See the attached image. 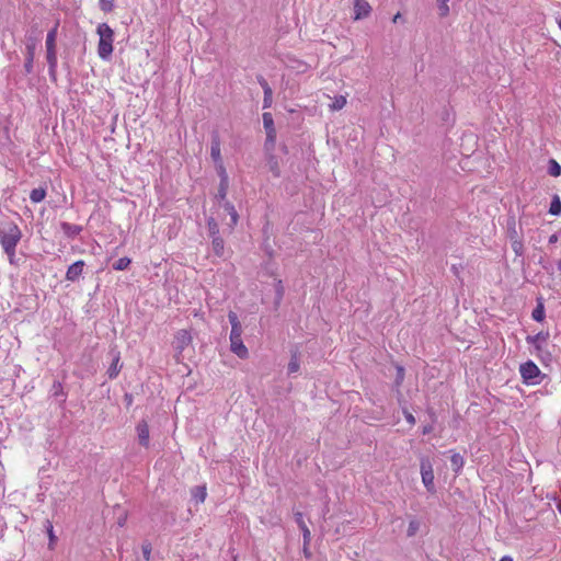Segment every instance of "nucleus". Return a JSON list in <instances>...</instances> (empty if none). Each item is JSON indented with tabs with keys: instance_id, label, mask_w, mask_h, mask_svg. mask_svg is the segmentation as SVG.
<instances>
[{
	"instance_id": "obj_1",
	"label": "nucleus",
	"mask_w": 561,
	"mask_h": 561,
	"mask_svg": "<svg viewBox=\"0 0 561 561\" xmlns=\"http://www.w3.org/2000/svg\"><path fill=\"white\" fill-rule=\"evenodd\" d=\"M21 238L22 231L14 222H5L0 227V244L10 264H15V248Z\"/></svg>"
},
{
	"instance_id": "obj_2",
	"label": "nucleus",
	"mask_w": 561,
	"mask_h": 561,
	"mask_svg": "<svg viewBox=\"0 0 561 561\" xmlns=\"http://www.w3.org/2000/svg\"><path fill=\"white\" fill-rule=\"evenodd\" d=\"M96 33L100 36L98 54L102 59H107L113 53L114 31L106 23H101Z\"/></svg>"
},
{
	"instance_id": "obj_3",
	"label": "nucleus",
	"mask_w": 561,
	"mask_h": 561,
	"mask_svg": "<svg viewBox=\"0 0 561 561\" xmlns=\"http://www.w3.org/2000/svg\"><path fill=\"white\" fill-rule=\"evenodd\" d=\"M519 371H520V375H522L525 383L538 385L540 382V379H541L540 369L531 360H528V362L522 364Z\"/></svg>"
},
{
	"instance_id": "obj_4",
	"label": "nucleus",
	"mask_w": 561,
	"mask_h": 561,
	"mask_svg": "<svg viewBox=\"0 0 561 561\" xmlns=\"http://www.w3.org/2000/svg\"><path fill=\"white\" fill-rule=\"evenodd\" d=\"M422 482L428 492H435L433 466L427 458L421 459Z\"/></svg>"
},
{
	"instance_id": "obj_5",
	"label": "nucleus",
	"mask_w": 561,
	"mask_h": 561,
	"mask_svg": "<svg viewBox=\"0 0 561 561\" xmlns=\"http://www.w3.org/2000/svg\"><path fill=\"white\" fill-rule=\"evenodd\" d=\"M37 41V36L30 35L26 38V60L24 64V69L27 73H31L33 71V60Z\"/></svg>"
},
{
	"instance_id": "obj_6",
	"label": "nucleus",
	"mask_w": 561,
	"mask_h": 561,
	"mask_svg": "<svg viewBox=\"0 0 561 561\" xmlns=\"http://www.w3.org/2000/svg\"><path fill=\"white\" fill-rule=\"evenodd\" d=\"M262 118L264 129L266 131V146L271 145L273 147L276 139V129L274 127L273 116L271 113L265 112L263 113Z\"/></svg>"
},
{
	"instance_id": "obj_7",
	"label": "nucleus",
	"mask_w": 561,
	"mask_h": 561,
	"mask_svg": "<svg viewBox=\"0 0 561 561\" xmlns=\"http://www.w3.org/2000/svg\"><path fill=\"white\" fill-rule=\"evenodd\" d=\"M370 11L371 7L366 0L354 1V20H362L367 18Z\"/></svg>"
},
{
	"instance_id": "obj_8",
	"label": "nucleus",
	"mask_w": 561,
	"mask_h": 561,
	"mask_svg": "<svg viewBox=\"0 0 561 561\" xmlns=\"http://www.w3.org/2000/svg\"><path fill=\"white\" fill-rule=\"evenodd\" d=\"M230 348L240 358H247L249 355L248 348L243 344L241 336L230 337Z\"/></svg>"
},
{
	"instance_id": "obj_9",
	"label": "nucleus",
	"mask_w": 561,
	"mask_h": 561,
	"mask_svg": "<svg viewBox=\"0 0 561 561\" xmlns=\"http://www.w3.org/2000/svg\"><path fill=\"white\" fill-rule=\"evenodd\" d=\"M84 262L83 261H77L73 264H71L68 267V271L66 273V279L70 282H76L79 279L83 272Z\"/></svg>"
},
{
	"instance_id": "obj_10",
	"label": "nucleus",
	"mask_w": 561,
	"mask_h": 561,
	"mask_svg": "<svg viewBox=\"0 0 561 561\" xmlns=\"http://www.w3.org/2000/svg\"><path fill=\"white\" fill-rule=\"evenodd\" d=\"M111 355H112V364H111L110 368L107 369V375H108L110 379H113V378L117 377L118 373L122 369V365L119 364V359H121L119 352L112 350Z\"/></svg>"
},
{
	"instance_id": "obj_11",
	"label": "nucleus",
	"mask_w": 561,
	"mask_h": 561,
	"mask_svg": "<svg viewBox=\"0 0 561 561\" xmlns=\"http://www.w3.org/2000/svg\"><path fill=\"white\" fill-rule=\"evenodd\" d=\"M210 156L215 163L221 162L220 138L217 133H214L211 137Z\"/></svg>"
},
{
	"instance_id": "obj_12",
	"label": "nucleus",
	"mask_w": 561,
	"mask_h": 561,
	"mask_svg": "<svg viewBox=\"0 0 561 561\" xmlns=\"http://www.w3.org/2000/svg\"><path fill=\"white\" fill-rule=\"evenodd\" d=\"M228 319H229V322L231 324V332H230V337H238V336H241L242 334V325L238 319V316L236 312L233 311H230L228 313Z\"/></svg>"
},
{
	"instance_id": "obj_13",
	"label": "nucleus",
	"mask_w": 561,
	"mask_h": 561,
	"mask_svg": "<svg viewBox=\"0 0 561 561\" xmlns=\"http://www.w3.org/2000/svg\"><path fill=\"white\" fill-rule=\"evenodd\" d=\"M137 433H138L139 444L145 447H148V445H149V427H148L147 422L141 421L137 425Z\"/></svg>"
},
{
	"instance_id": "obj_14",
	"label": "nucleus",
	"mask_w": 561,
	"mask_h": 561,
	"mask_svg": "<svg viewBox=\"0 0 561 561\" xmlns=\"http://www.w3.org/2000/svg\"><path fill=\"white\" fill-rule=\"evenodd\" d=\"M228 187H229L228 175L221 176L218 192L215 195V198L217 199L218 203L227 202L226 197H227V193H228Z\"/></svg>"
},
{
	"instance_id": "obj_15",
	"label": "nucleus",
	"mask_w": 561,
	"mask_h": 561,
	"mask_svg": "<svg viewBox=\"0 0 561 561\" xmlns=\"http://www.w3.org/2000/svg\"><path fill=\"white\" fill-rule=\"evenodd\" d=\"M191 334L186 330H181L175 336V347L182 351L185 346L191 343Z\"/></svg>"
},
{
	"instance_id": "obj_16",
	"label": "nucleus",
	"mask_w": 561,
	"mask_h": 561,
	"mask_svg": "<svg viewBox=\"0 0 561 561\" xmlns=\"http://www.w3.org/2000/svg\"><path fill=\"white\" fill-rule=\"evenodd\" d=\"M294 516H295L296 523L298 524L299 528L302 531L305 545L309 543V541H310V530H309V528L307 527V525H306V523L304 520L302 513L295 512Z\"/></svg>"
},
{
	"instance_id": "obj_17",
	"label": "nucleus",
	"mask_w": 561,
	"mask_h": 561,
	"mask_svg": "<svg viewBox=\"0 0 561 561\" xmlns=\"http://www.w3.org/2000/svg\"><path fill=\"white\" fill-rule=\"evenodd\" d=\"M222 207L230 216V222H228V226L232 229L238 224L239 215L230 202L222 203Z\"/></svg>"
},
{
	"instance_id": "obj_18",
	"label": "nucleus",
	"mask_w": 561,
	"mask_h": 561,
	"mask_svg": "<svg viewBox=\"0 0 561 561\" xmlns=\"http://www.w3.org/2000/svg\"><path fill=\"white\" fill-rule=\"evenodd\" d=\"M207 492L205 485H197L192 490V496L198 502L203 503L206 499Z\"/></svg>"
},
{
	"instance_id": "obj_19",
	"label": "nucleus",
	"mask_w": 561,
	"mask_h": 561,
	"mask_svg": "<svg viewBox=\"0 0 561 561\" xmlns=\"http://www.w3.org/2000/svg\"><path fill=\"white\" fill-rule=\"evenodd\" d=\"M47 50V62L49 65L50 72L55 71V68L57 66V51L56 48H46Z\"/></svg>"
},
{
	"instance_id": "obj_20",
	"label": "nucleus",
	"mask_w": 561,
	"mask_h": 561,
	"mask_svg": "<svg viewBox=\"0 0 561 561\" xmlns=\"http://www.w3.org/2000/svg\"><path fill=\"white\" fill-rule=\"evenodd\" d=\"M58 23L48 32L46 37V48H56Z\"/></svg>"
},
{
	"instance_id": "obj_21",
	"label": "nucleus",
	"mask_w": 561,
	"mask_h": 561,
	"mask_svg": "<svg viewBox=\"0 0 561 561\" xmlns=\"http://www.w3.org/2000/svg\"><path fill=\"white\" fill-rule=\"evenodd\" d=\"M548 173L551 176H559L561 174V165L554 159H549L548 161Z\"/></svg>"
},
{
	"instance_id": "obj_22",
	"label": "nucleus",
	"mask_w": 561,
	"mask_h": 561,
	"mask_svg": "<svg viewBox=\"0 0 561 561\" xmlns=\"http://www.w3.org/2000/svg\"><path fill=\"white\" fill-rule=\"evenodd\" d=\"M267 165H268V169L270 171L275 175V176H279L280 174V169H279V164H278V160L275 156H270L268 159H267Z\"/></svg>"
},
{
	"instance_id": "obj_23",
	"label": "nucleus",
	"mask_w": 561,
	"mask_h": 561,
	"mask_svg": "<svg viewBox=\"0 0 561 561\" xmlns=\"http://www.w3.org/2000/svg\"><path fill=\"white\" fill-rule=\"evenodd\" d=\"M213 238V250L216 255L221 256L224 254V240L219 236Z\"/></svg>"
},
{
	"instance_id": "obj_24",
	"label": "nucleus",
	"mask_w": 561,
	"mask_h": 561,
	"mask_svg": "<svg viewBox=\"0 0 561 561\" xmlns=\"http://www.w3.org/2000/svg\"><path fill=\"white\" fill-rule=\"evenodd\" d=\"M46 196V191L42 187L32 190L30 198L33 203L42 202Z\"/></svg>"
},
{
	"instance_id": "obj_25",
	"label": "nucleus",
	"mask_w": 561,
	"mask_h": 561,
	"mask_svg": "<svg viewBox=\"0 0 561 561\" xmlns=\"http://www.w3.org/2000/svg\"><path fill=\"white\" fill-rule=\"evenodd\" d=\"M549 213L553 216H559L561 214V201L558 195L553 196L550 204Z\"/></svg>"
},
{
	"instance_id": "obj_26",
	"label": "nucleus",
	"mask_w": 561,
	"mask_h": 561,
	"mask_svg": "<svg viewBox=\"0 0 561 561\" xmlns=\"http://www.w3.org/2000/svg\"><path fill=\"white\" fill-rule=\"evenodd\" d=\"M300 368L298 354L295 352L291 354V358L288 363V374L297 373Z\"/></svg>"
},
{
	"instance_id": "obj_27",
	"label": "nucleus",
	"mask_w": 561,
	"mask_h": 561,
	"mask_svg": "<svg viewBox=\"0 0 561 561\" xmlns=\"http://www.w3.org/2000/svg\"><path fill=\"white\" fill-rule=\"evenodd\" d=\"M450 462H451L453 470L455 472H458L463 466V458L459 454H454L450 457Z\"/></svg>"
},
{
	"instance_id": "obj_28",
	"label": "nucleus",
	"mask_w": 561,
	"mask_h": 561,
	"mask_svg": "<svg viewBox=\"0 0 561 561\" xmlns=\"http://www.w3.org/2000/svg\"><path fill=\"white\" fill-rule=\"evenodd\" d=\"M346 105V98L343 95H339L334 98L333 103L330 105V108L332 111H339L342 110Z\"/></svg>"
},
{
	"instance_id": "obj_29",
	"label": "nucleus",
	"mask_w": 561,
	"mask_h": 561,
	"mask_svg": "<svg viewBox=\"0 0 561 561\" xmlns=\"http://www.w3.org/2000/svg\"><path fill=\"white\" fill-rule=\"evenodd\" d=\"M207 227L211 237L219 236V226L213 217L208 218Z\"/></svg>"
},
{
	"instance_id": "obj_30",
	"label": "nucleus",
	"mask_w": 561,
	"mask_h": 561,
	"mask_svg": "<svg viewBox=\"0 0 561 561\" xmlns=\"http://www.w3.org/2000/svg\"><path fill=\"white\" fill-rule=\"evenodd\" d=\"M130 259L128 257H121L119 260H117L114 264H113V267L116 270V271H124L126 270L129 264H130Z\"/></svg>"
},
{
	"instance_id": "obj_31",
	"label": "nucleus",
	"mask_w": 561,
	"mask_h": 561,
	"mask_svg": "<svg viewBox=\"0 0 561 561\" xmlns=\"http://www.w3.org/2000/svg\"><path fill=\"white\" fill-rule=\"evenodd\" d=\"M545 340H546V335L543 333H538L534 336H527V342L536 345L537 348L540 347L539 343Z\"/></svg>"
},
{
	"instance_id": "obj_32",
	"label": "nucleus",
	"mask_w": 561,
	"mask_h": 561,
	"mask_svg": "<svg viewBox=\"0 0 561 561\" xmlns=\"http://www.w3.org/2000/svg\"><path fill=\"white\" fill-rule=\"evenodd\" d=\"M273 102V91L272 89H266L264 92V99H263V108L271 107Z\"/></svg>"
},
{
	"instance_id": "obj_33",
	"label": "nucleus",
	"mask_w": 561,
	"mask_h": 561,
	"mask_svg": "<svg viewBox=\"0 0 561 561\" xmlns=\"http://www.w3.org/2000/svg\"><path fill=\"white\" fill-rule=\"evenodd\" d=\"M545 317L543 307L542 305H539L536 309L533 311V319L536 321H541Z\"/></svg>"
},
{
	"instance_id": "obj_34",
	"label": "nucleus",
	"mask_w": 561,
	"mask_h": 561,
	"mask_svg": "<svg viewBox=\"0 0 561 561\" xmlns=\"http://www.w3.org/2000/svg\"><path fill=\"white\" fill-rule=\"evenodd\" d=\"M141 549H142L144 558L146 560H149L150 559V554H151V545L146 542V543L142 545Z\"/></svg>"
},
{
	"instance_id": "obj_35",
	"label": "nucleus",
	"mask_w": 561,
	"mask_h": 561,
	"mask_svg": "<svg viewBox=\"0 0 561 561\" xmlns=\"http://www.w3.org/2000/svg\"><path fill=\"white\" fill-rule=\"evenodd\" d=\"M419 528V523L415 520L410 522L409 528H408V536H413Z\"/></svg>"
},
{
	"instance_id": "obj_36",
	"label": "nucleus",
	"mask_w": 561,
	"mask_h": 561,
	"mask_svg": "<svg viewBox=\"0 0 561 561\" xmlns=\"http://www.w3.org/2000/svg\"><path fill=\"white\" fill-rule=\"evenodd\" d=\"M257 82H259V83H260V85L262 87L263 92H265V91H266V89H272V88L268 85L267 81H266L262 76H257Z\"/></svg>"
},
{
	"instance_id": "obj_37",
	"label": "nucleus",
	"mask_w": 561,
	"mask_h": 561,
	"mask_svg": "<svg viewBox=\"0 0 561 561\" xmlns=\"http://www.w3.org/2000/svg\"><path fill=\"white\" fill-rule=\"evenodd\" d=\"M102 3V10L103 11H111L113 9V2L108 0H101Z\"/></svg>"
},
{
	"instance_id": "obj_38",
	"label": "nucleus",
	"mask_w": 561,
	"mask_h": 561,
	"mask_svg": "<svg viewBox=\"0 0 561 561\" xmlns=\"http://www.w3.org/2000/svg\"><path fill=\"white\" fill-rule=\"evenodd\" d=\"M439 4V11H440V16H446L449 12V8L447 5V2H444V3H438Z\"/></svg>"
},
{
	"instance_id": "obj_39",
	"label": "nucleus",
	"mask_w": 561,
	"mask_h": 561,
	"mask_svg": "<svg viewBox=\"0 0 561 561\" xmlns=\"http://www.w3.org/2000/svg\"><path fill=\"white\" fill-rule=\"evenodd\" d=\"M47 524H48L47 531H48V536H49V540H50V545H51L56 540V537L53 533V525L50 524L49 520H47Z\"/></svg>"
},
{
	"instance_id": "obj_40",
	"label": "nucleus",
	"mask_w": 561,
	"mask_h": 561,
	"mask_svg": "<svg viewBox=\"0 0 561 561\" xmlns=\"http://www.w3.org/2000/svg\"><path fill=\"white\" fill-rule=\"evenodd\" d=\"M404 378V369L402 367H398V375H397V383L400 385Z\"/></svg>"
},
{
	"instance_id": "obj_41",
	"label": "nucleus",
	"mask_w": 561,
	"mask_h": 561,
	"mask_svg": "<svg viewBox=\"0 0 561 561\" xmlns=\"http://www.w3.org/2000/svg\"><path fill=\"white\" fill-rule=\"evenodd\" d=\"M405 419H407V421H408L410 424H414V423H415V419H414V416H413L411 413H407V414H405Z\"/></svg>"
},
{
	"instance_id": "obj_42",
	"label": "nucleus",
	"mask_w": 561,
	"mask_h": 561,
	"mask_svg": "<svg viewBox=\"0 0 561 561\" xmlns=\"http://www.w3.org/2000/svg\"><path fill=\"white\" fill-rule=\"evenodd\" d=\"M125 522H126V514H124L122 517H119L117 523L121 527H123L125 525Z\"/></svg>"
},
{
	"instance_id": "obj_43",
	"label": "nucleus",
	"mask_w": 561,
	"mask_h": 561,
	"mask_svg": "<svg viewBox=\"0 0 561 561\" xmlns=\"http://www.w3.org/2000/svg\"><path fill=\"white\" fill-rule=\"evenodd\" d=\"M219 175L220 178L227 175L226 170L222 167L221 162L219 163Z\"/></svg>"
},
{
	"instance_id": "obj_44",
	"label": "nucleus",
	"mask_w": 561,
	"mask_h": 561,
	"mask_svg": "<svg viewBox=\"0 0 561 561\" xmlns=\"http://www.w3.org/2000/svg\"><path fill=\"white\" fill-rule=\"evenodd\" d=\"M558 241V234L553 233L549 238V243H556Z\"/></svg>"
},
{
	"instance_id": "obj_45",
	"label": "nucleus",
	"mask_w": 561,
	"mask_h": 561,
	"mask_svg": "<svg viewBox=\"0 0 561 561\" xmlns=\"http://www.w3.org/2000/svg\"><path fill=\"white\" fill-rule=\"evenodd\" d=\"M125 401L127 402V404H128V405H129V404H131V402H133L131 394L126 393V394H125Z\"/></svg>"
},
{
	"instance_id": "obj_46",
	"label": "nucleus",
	"mask_w": 561,
	"mask_h": 561,
	"mask_svg": "<svg viewBox=\"0 0 561 561\" xmlns=\"http://www.w3.org/2000/svg\"><path fill=\"white\" fill-rule=\"evenodd\" d=\"M61 388V385L59 382L54 383L55 394L58 393V390Z\"/></svg>"
},
{
	"instance_id": "obj_47",
	"label": "nucleus",
	"mask_w": 561,
	"mask_h": 561,
	"mask_svg": "<svg viewBox=\"0 0 561 561\" xmlns=\"http://www.w3.org/2000/svg\"><path fill=\"white\" fill-rule=\"evenodd\" d=\"M400 18H401V14L398 12V13L393 16L392 22H393V23H397V22L399 21V19H400Z\"/></svg>"
},
{
	"instance_id": "obj_48",
	"label": "nucleus",
	"mask_w": 561,
	"mask_h": 561,
	"mask_svg": "<svg viewBox=\"0 0 561 561\" xmlns=\"http://www.w3.org/2000/svg\"><path fill=\"white\" fill-rule=\"evenodd\" d=\"M431 431H432V427H431V426H425V427L423 428V433H424V434H427V433H430Z\"/></svg>"
},
{
	"instance_id": "obj_49",
	"label": "nucleus",
	"mask_w": 561,
	"mask_h": 561,
	"mask_svg": "<svg viewBox=\"0 0 561 561\" xmlns=\"http://www.w3.org/2000/svg\"><path fill=\"white\" fill-rule=\"evenodd\" d=\"M500 561H513V559L508 556H505V557L501 558Z\"/></svg>"
},
{
	"instance_id": "obj_50",
	"label": "nucleus",
	"mask_w": 561,
	"mask_h": 561,
	"mask_svg": "<svg viewBox=\"0 0 561 561\" xmlns=\"http://www.w3.org/2000/svg\"><path fill=\"white\" fill-rule=\"evenodd\" d=\"M557 265H558V271H559V272H560V274H561V259L558 261V264H557Z\"/></svg>"
},
{
	"instance_id": "obj_51",
	"label": "nucleus",
	"mask_w": 561,
	"mask_h": 561,
	"mask_svg": "<svg viewBox=\"0 0 561 561\" xmlns=\"http://www.w3.org/2000/svg\"><path fill=\"white\" fill-rule=\"evenodd\" d=\"M449 0H437L438 3L448 2Z\"/></svg>"
},
{
	"instance_id": "obj_52",
	"label": "nucleus",
	"mask_w": 561,
	"mask_h": 561,
	"mask_svg": "<svg viewBox=\"0 0 561 561\" xmlns=\"http://www.w3.org/2000/svg\"><path fill=\"white\" fill-rule=\"evenodd\" d=\"M277 293H278V296H279V297H282V295H283V293H282V288H279V289L277 290Z\"/></svg>"
},
{
	"instance_id": "obj_53",
	"label": "nucleus",
	"mask_w": 561,
	"mask_h": 561,
	"mask_svg": "<svg viewBox=\"0 0 561 561\" xmlns=\"http://www.w3.org/2000/svg\"><path fill=\"white\" fill-rule=\"evenodd\" d=\"M559 26H560V28H561V20L559 21Z\"/></svg>"
}]
</instances>
